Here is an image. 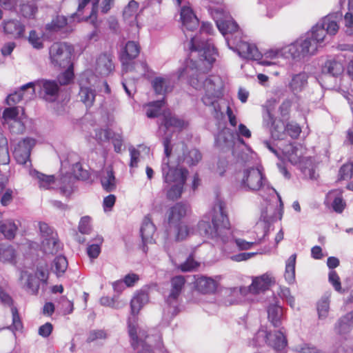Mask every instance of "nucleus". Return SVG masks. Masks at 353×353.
<instances>
[{
    "instance_id": "c85d7f7f",
    "label": "nucleus",
    "mask_w": 353,
    "mask_h": 353,
    "mask_svg": "<svg viewBox=\"0 0 353 353\" xmlns=\"http://www.w3.org/2000/svg\"><path fill=\"white\" fill-rule=\"evenodd\" d=\"M101 183L103 189L107 192H110L116 190V178L112 167L107 168L106 175L101 178Z\"/></svg>"
},
{
    "instance_id": "6ab92c4d",
    "label": "nucleus",
    "mask_w": 353,
    "mask_h": 353,
    "mask_svg": "<svg viewBox=\"0 0 353 353\" xmlns=\"http://www.w3.org/2000/svg\"><path fill=\"white\" fill-rule=\"evenodd\" d=\"M326 200L328 202L332 201V207L337 213H341L346 206L343 197V190L341 189L330 190L326 195Z\"/></svg>"
},
{
    "instance_id": "4be33fe9",
    "label": "nucleus",
    "mask_w": 353,
    "mask_h": 353,
    "mask_svg": "<svg viewBox=\"0 0 353 353\" xmlns=\"http://www.w3.org/2000/svg\"><path fill=\"white\" fill-rule=\"evenodd\" d=\"M353 327V312H350L339 319L334 325V331L337 334L349 333Z\"/></svg>"
},
{
    "instance_id": "1a4fd4ad",
    "label": "nucleus",
    "mask_w": 353,
    "mask_h": 353,
    "mask_svg": "<svg viewBox=\"0 0 353 353\" xmlns=\"http://www.w3.org/2000/svg\"><path fill=\"white\" fill-rule=\"evenodd\" d=\"M188 222H167L165 234L168 239H174L176 241H182L190 234Z\"/></svg>"
},
{
    "instance_id": "0eeeda50",
    "label": "nucleus",
    "mask_w": 353,
    "mask_h": 353,
    "mask_svg": "<svg viewBox=\"0 0 353 353\" xmlns=\"http://www.w3.org/2000/svg\"><path fill=\"white\" fill-rule=\"evenodd\" d=\"M274 283V278L271 274L267 272L260 276L254 278L251 285L248 288H241L240 292L241 294H246L249 292L254 294H258L261 292H265L269 290Z\"/></svg>"
},
{
    "instance_id": "39448f33",
    "label": "nucleus",
    "mask_w": 353,
    "mask_h": 353,
    "mask_svg": "<svg viewBox=\"0 0 353 353\" xmlns=\"http://www.w3.org/2000/svg\"><path fill=\"white\" fill-rule=\"evenodd\" d=\"M201 227L205 234L212 239L219 238L223 242L228 241L230 231V222H203Z\"/></svg>"
},
{
    "instance_id": "69168bd1",
    "label": "nucleus",
    "mask_w": 353,
    "mask_h": 353,
    "mask_svg": "<svg viewBox=\"0 0 353 353\" xmlns=\"http://www.w3.org/2000/svg\"><path fill=\"white\" fill-rule=\"evenodd\" d=\"M292 106V101L286 99L282 102L279 106V112L281 116L284 119H288L290 116V109Z\"/></svg>"
},
{
    "instance_id": "f257e3e1",
    "label": "nucleus",
    "mask_w": 353,
    "mask_h": 353,
    "mask_svg": "<svg viewBox=\"0 0 353 353\" xmlns=\"http://www.w3.org/2000/svg\"><path fill=\"white\" fill-rule=\"evenodd\" d=\"M326 33L321 26H314L310 34L300 37L289 45L288 52L292 59H301L307 55H312L324 41Z\"/></svg>"
},
{
    "instance_id": "2eb2a0df",
    "label": "nucleus",
    "mask_w": 353,
    "mask_h": 353,
    "mask_svg": "<svg viewBox=\"0 0 353 353\" xmlns=\"http://www.w3.org/2000/svg\"><path fill=\"white\" fill-rule=\"evenodd\" d=\"M180 19L183 31H194L199 26V21L192 9L188 6H183L181 9Z\"/></svg>"
},
{
    "instance_id": "4c0bfd02",
    "label": "nucleus",
    "mask_w": 353,
    "mask_h": 353,
    "mask_svg": "<svg viewBox=\"0 0 353 353\" xmlns=\"http://www.w3.org/2000/svg\"><path fill=\"white\" fill-rule=\"evenodd\" d=\"M170 81L169 80L163 77H155L152 82V88L157 94L164 95L168 90Z\"/></svg>"
},
{
    "instance_id": "aec40b11",
    "label": "nucleus",
    "mask_w": 353,
    "mask_h": 353,
    "mask_svg": "<svg viewBox=\"0 0 353 353\" xmlns=\"http://www.w3.org/2000/svg\"><path fill=\"white\" fill-rule=\"evenodd\" d=\"M205 95L202 97V101L207 106L213 105L217 98V88L213 81L210 78H205L203 83Z\"/></svg>"
},
{
    "instance_id": "7c9ffc66",
    "label": "nucleus",
    "mask_w": 353,
    "mask_h": 353,
    "mask_svg": "<svg viewBox=\"0 0 353 353\" xmlns=\"http://www.w3.org/2000/svg\"><path fill=\"white\" fill-rule=\"evenodd\" d=\"M228 213L225 203L222 201H217L212 208V221H228Z\"/></svg>"
},
{
    "instance_id": "b1692460",
    "label": "nucleus",
    "mask_w": 353,
    "mask_h": 353,
    "mask_svg": "<svg viewBox=\"0 0 353 353\" xmlns=\"http://www.w3.org/2000/svg\"><path fill=\"white\" fill-rule=\"evenodd\" d=\"M288 345L286 336L281 330L270 332L269 337V346L272 347L276 352L283 351Z\"/></svg>"
},
{
    "instance_id": "774afa93",
    "label": "nucleus",
    "mask_w": 353,
    "mask_h": 353,
    "mask_svg": "<svg viewBox=\"0 0 353 353\" xmlns=\"http://www.w3.org/2000/svg\"><path fill=\"white\" fill-rule=\"evenodd\" d=\"M139 280V276L133 272L126 274L123 279L125 286L128 288L133 287Z\"/></svg>"
},
{
    "instance_id": "5fc2aeb1",
    "label": "nucleus",
    "mask_w": 353,
    "mask_h": 353,
    "mask_svg": "<svg viewBox=\"0 0 353 353\" xmlns=\"http://www.w3.org/2000/svg\"><path fill=\"white\" fill-rule=\"evenodd\" d=\"M330 309V301L328 297H322L317 303V312L319 319H325Z\"/></svg>"
},
{
    "instance_id": "cd10ccee",
    "label": "nucleus",
    "mask_w": 353,
    "mask_h": 353,
    "mask_svg": "<svg viewBox=\"0 0 353 353\" xmlns=\"http://www.w3.org/2000/svg\"><path fill=\"white\" fill-rule=\"evenodd\" d=\"M268 319L275 327H279L282 324L283 309L276 304H271L268 306Z\"/></svg>"
},
{
    "instance_id": "ddd939ff",
    "label": "nucleus",
    "mask_w": 353,
    "mask_h": 353,
    "mask_svg": "<svg viewBox=\"0 0 353 353\" xmlns=\"http://www.w3.org/2000/svg\"><path fill=\"white\" fill-rule=\"evenodd\" d=\"M37 84L40 87V94L45 101L53 102L57 100L59 86L55 81L42 79L38 81Z\"/></svg>"
},
{
    "instance_id": "13d9d810",
    "label": "nucleus",
    "mask_w": 353,
    "mask_h": 353,
    "mask_svg": "<svg viewBox=\"0 0 353 353\" xmlns=\"http://www.w3.org/2000/svg\"><path fill=\"white\" fill-rule=\"evenodd\" d=\"M328 281L334 290L339 292H341V283L340 278L335 270H330L328 274Z\"/></svg>"
},
{
    "instance_id": "79ce46f5",
    "label": "nucleus",
    "mask_w": 353,
    "mask_h": 353,
    "mask_svg": "<svg viewBox=\"0 0 353 353\" xmlns=\"http://www.w3.org/2000/svg\"><path fill=\"white\" fill-rule=\"evenodd\" d=\"M39 186L43 190H49L55 184V177L54 175H46L41 172L37 173Z\"/></svg>"
},
{
    "instance_id": "8fccbe9b",
    "label": "nucleus",
    "mask_w": 353,
    "mask_h": 353,
    "mask_svg": "<svg viewBox=\"0 0 353 353\" xmlns=\"http://www.w3.org/2000/svg\"><path fill=\"white\" fill-rule=\"evenodd\" d=\"M138 9L139 3L134 0H131L123 10V18L125 19H130L132 17H134L136 19Z\"/></svg>"
},
{
    "instance_id": "49530a36",
    "label": "nucleus",
    "mask_w": 353,
    "mask_h": 353,
    "mask_svg": "<svg viewBox=\"0 0 353 353\" xmlns=\"http://www.w3.org/2000/svg\"><path fill=\"white\" fill-rule=\"evenodd\" d=\"M321 26L325 29V32L330 34L334 35L339 30V26L333 17L327 16L323 20Z\"/></svg>"
},
{
    "instance_id": "423d86ee",
    "label": "nucleus",
    "mask_w": 353,
    "mask_h": 353,
    "mask_svg": "<svg viewBox=\"0 0 353 353\" xmlns=\"http://www.w3.org/2000/svg\"><path fill=\"white\" fill-rule=\"evenodd\" d=\"M140 50L141 47L139 43L132 41L126 43L120 54V60L124 72H128L134 69V62L132 61L138 57Z\"/></svg>"
},
{
    "instance_id": "052dcab7",
    "label": "nucleus",
    "mask_w": 353,
    "mask_h": 353,
    "mask_svg": "<svg viewBox=\"0 0 353 353\" xmlns=\"http://www.w3.org/2000/svg\"><path fill=\"white\" fill-rule=\"evenodd\" d=\"M9 129L12 133L23 134L26 130V126L20 119H17L10 123Z\"/></svg>"
},
{
    "instance_id": "338daca9",
    "label": "nucleus",
    "mask_w": 353,
    "mask_h": 353,
    "mask_svg": "<svg viewBox=\"0 0 353 353\" xmlns=\"http://www.w3.org/2000/svg\"><path fill=\"white\" fill-rule=\"evenodd\" d=\"M18 114V108L17 107H10L7 108L3 110V117L6 120L10 119L12 121H14V119H17Z\"/></svg>"
},
{
    "instance_id": "a878e982",
    "label": "nucleus",
    "mask_w": 353,
    "mask_h": 353,
    "mask_svg": "<svg viewBox=\"0 0 353 353\" xmlns=\"http://www.w3.org/2000/svg\"><path fill=\"white\" fill-rule=\"evenodd\" d=\"M195 287L202 294H212L216 290V282L212 278L201 276L196 280Z\"/></svg>"
},
{
    "instance_id": "e2e57ef3",
    "label": "nucleus",
    "mask_w": 353,
    "mask_h": 353,
    "mask_svg": "<svg viewBox=\"0 0 353 353\" xmlns=\"http://www.w3.org/2000/svg\"><path fill=\"white\" fill-rule=\"evenodd\" d=\"M28 41L37 49L43 48V44L41 38L37 34L35 30H31L28 36Z\"/></svg>"
},
{
    "instance_id": "6e6d98bb",
    "label": "nucleus",
    "mask_w": 353,
    "mask_h": 353,
    "mask_svg": "<svg viewBox=\"0 0 353 353\" xmlns=\"http://www.w3.org/2000/svg\"><path fill=\"white\" fill-rule=\"evenodd\" d=\"M218 28L223 34L236 32L239 29L238 24L232 21H226L218 24Z\"/></svg>"
},
{
    "instance_id": "a19ab883",
    "label": "nucleus",
    "mask_w": 353,
    "mask_h": 353,
    "mask_svg": "<svg viewBox=\"0 0 353 353\" xmlns=\"http://www.w3.org/2000/svg\"><path fill=\"white\" fill-rule=\"evenodd\" d=\"M165 105L164 98L161 100H157L147 104L148 109L146 115L148 118H155L159 117L161 108Z\"/></svg>"
},
{
    "instance_id": "412c9836",
    "label": "nucleus",
    "mask_w": 353,
    "mask_h": 353,
    "mask_svg": "<svg viewBox=\"0 0 353 353\" xmlns=\"http://www.w3.org/2000/svg\"><path fill=\"white\" fill-rule=\"evenodd\" d=\"M238 51L241 57L253 60H259L262 57L256 46L245 41H241L238 45Z\"/></svg>"
},
{
    "instance_id": "dca6fc26",
    "label": "nucleus",
    "mask_w": 353,
    "mask_h": 353,
    "mask_svg": "<svg viewBox=\"0 0 353 353\" xmlns=\"http://www.w3.org/2000/svg\"><path fill=\"white\" fill-rule=\"evenodd\" d=\"M157 230L156 225L154 222H143L140 228V234L142 240L141 249L144 253L148 250V244L154 243L153 238Z\"/></svg>"
},
{
    "instance_id": "37998d69",
    "label": "nucleus",
    "mask_w": 353,
    "mask_h": 353,
    "mask_svg": "<svg viewBox=\"0 0 353 353\" xmlns=\"http://www.w3.org/2000/svg\"><path fill=\"white\" fill-rule=\"evenodd\" d=\"M185 183L172 185L166 192V197L170 201H176L181 198Z\"/></svg>"
},
{
    "instance_id": "6e6552de",
    "label": "nucleus",
    "mask_w": 353,
    "mask_h": 353,
    "mask_svg": "<svg viewBox=\"0 0 353 353\" xmlns=\"http://www.w3.org/2000/svg\"><path fill=\"white\" fill-rule=\"evenodd\" d=\"M35 144L36 140L30 137H26L17 143L13 154L18 163L25 165L30 161L31 151Z\"/></svg>"
},
{
    "instance_id": "09e8293b",
    "label": "nucleus",
    "mask_w": 353,
    "mask_h": 353,
    "mask_svg": "<svg viewBox=\"0 0 353 353\" xmlns=\"http://www.w3.org/2000/svg\"><path fill=\"white\" fill-rule=\"evenodd\" d=\"M38 8L33 2L23 3L20 6V13L25 18H34L37 12Z\"/></svg>"
},
{
    "instance_id": "a211bd4d",
    "label": "nucleus",
    "mask_w": 353,
    "mask_h": 353,
    "mask_svg": "<svg viewBox=\"0 0 353 353\" xmlns=\"http://www.w3.org/2000/svg\"><path fill=\"white\" fill-rule=\"evenodd\" d=\"M305 149L300 144L289 143L285 146L283 152L292 164H297L303 161Z\"/></svg>"
},
{
    "instance_id": "4d7b16f0",
    "label": "nucleus",
    "mask_w": 353,
    "mask_h": 353,
    "mask_svg": "<svg viewBox=\"0 0 353 353\" xmlns=\"http://www.w3.org/2000/svg\"><path fill=\"white\" fill-rule=\"evenodd\" d=\"M301 132V126L294 121L286 124L285 134H288L292 139H297Z\"/></svg>"
},
{
    "instance_id": "473e14b6",
    "label": "nucleus",
    "mask_w": 353,
    "mask_h": 353,
    "mask_svg": "<svg viewBox=\"0 0 353 353\" xmlns=\"http://www.w3.org/2000/svg\"><path fill=\"white\" fill-rule=\"evenodd\" d=\"M68 25V19L63 15H57L52 21L47 23L46 30L51 32L61 31Z\"/></svg>"
},
{
    "instance_id": "9b49d317",
    "label": "nucleus",
    "mask_w": 353,
    "mask_h": 353,
    "mask_svg": "<svg viewBox=\"0 0 353 353\" xmlns=\"http://www.w3.org/2000/svg\"><path fill=\"white\" fill-rule=\"evenodd\" d=\"M165 166L168 168V171L165 172V168H162L163 181L168 184L171 183H186L188 175L189 174L188 170L185 168H171L169 165L168 162L166 163Z\"/></svg>"
},
{
    "instance_id": "bb28decb",
    "label": "nucleus",
    "mask_w": 353,
    "mask_h": 353,
    "mask_svg": "<svg viewBox=\"0 0 353 353\" xmlns=\"http://www.w3.org/2000/svg\"><path fill=\"white\" fill-rule=\"evenodd\" d=\"M78 96L80 101L82 102L86 108H90L93 106L97 96L95 89L90 86H80Z\"/></svg>"
},
{
    "instance_id": "58836bf2",
    "label": "nucleus",
    "mask_w": 353,
    "mask_h": 353,
    "mask_svg": "<svg viewBox=\"0 0 353 353\" xmlns=\"http://www.w3.org/2000/svg\"><path fill=\"white\" fill-rule=\"evenodd\" d=\"M43 244L47 245L48 248V250L46 252H48L52 254H56L59 251H60L63 245L57 238V234L55 233L54 236H51V237L48 238L46 241H43Z\"/></svg>"
},
{
    "instance_id": "f8f14e48",
    "label": "nucleus",
    "mask_w": 353,
    "mask_h": 353,
    "mask_svg": "<svg viewBox=\"0 0 353 353\" xmlns=\"http://www.w3.org/2000/svg\"><path fill=\"white\" fill-rule=\"evenodd\" d=\"M190 50L198 51L203 57V60L212 64L215 61V56L217 54L216 49L211 41H202L198 46H196L195 39L192 37L190 41Z\"/></svg>"
},
{
    "instance_id": "bf43d9fd",
    "label": "nucleus",
    "mask_w": 353,
    "mask_h": 353,
    "mask_svg": "<svg viewBox=\"0 0 353 353\" xmlns=\"http://www.w3.org/2000/svg\"><path fill=\"white\" fill-rule=\"evenodd\" d=\"M39 227L41 235L44 238V241L51 236L55 235L53 228L49 226L47 222H39Z\"/></svg>"
},
{
    "instance_id": "f704fd0d",
    "label": "nucleus",
    "mask_w": 353,
    "mask_h": 353,
    "mask_svg": "<svg viewBox=\"0 0 353 353\" xmlns=\"http://www.w3.org/2000/svg\"><path fill=\"white\" fill-rule=\"evenodd\" d=\"M16 257V251L10 245L0 244V261L12 263Z\"/></svg>"
},
{
    "instance_id": "e433bc0d",
    "label": "nucleus",
    "mask_w": 353,
    "mask_h": 353,
    "mask_svg": "<svg viewBox=\"0 0 353 353\" xmlns=\"http://www.w3.org/2000/svg\"><path fill=\"white\" fill-rule=\"evenodd\" d=\"M10 162V154L8 150V140L6 137L0 132V165H6Z\"/></svg>"
},
{
    "instance_id": "c03bdc74",
    "label": "nucleus",
    "mask_w": 353,
    "mask_h": 353,
    "mask_svg": "<svg viewBox=\"0 0 353 353\" xmlns=\"http://www.w3.org/2000/svg\"><path fill=\"white\" fill-rule=\"evenodd\" d=\"M202 159V155L199 150L193 148L184 153L183 161L189 165H196Z\"/></svg>"
},
{
    "instance_id": "f03ea898",
    "label": "nucleus",
    "mask_w": 353,
    "mask_h": 353,
    "mask_svg": "<svg viewBox=\"0 0 353 353\" xmlns=\"http://www.w3.org/2000/svg\"><path fill=\"white\" fill-rule=\"evenodd\" d=\"M148 301V295L145 292L136 294L130 301V310L132 316L128 319V334L130 338L131 345L134 350L138 347L139 339L137 335V317L143 306Z\"/></svg>"
},
{
    "instance_id": "20e7f679",
    "label": "nucleus",
    "mask_w": 353,
    "mask_h": 353,
    "mask_svg": "<svg viewBox=\"0 0 353 353\" xmlns=\"http://www.w3.org/2000/svg\"><path fill=\"white\" fill-rule=\"evenodd\" d=\"M171 289L168 295H165V303L168 312L172 316H176L179 312V297L184 287L185 280L183 276H176L171 279Z\"/></svg>"
},
{
    "instance_id": "c756f323",
    "label": "nucleus",
    "mask_w": 353,
    "mask_h": 353,
    "mask_svg": "<svg viewBox=\"0 0 353 353\" xmlns=\"http://www.w3.org/2000/svg\"><path fill=\"white\" fill-rule=\"evenodd\" d=\"M163 115V124L166 129H168L170 127H173L181 130L186 126V123L183 120L172 116L170 112L168 110L164 111Z\"/></svg>"
},
{
    "instance_id": "de8ad7c7",
    "label": "nucleus",
    "mask_w": 353,
    "mask_h": 353,
    "mask_svg": "<svg viewBox=\"0 0 353 353\" xmlns=\"http://www.w3.org/2000/svg\"><path fill=\"white\" fill-rule=\"evenodd\" d=\"M17 229L14 222H7L0 225V236L2 234L7 239H12Z\"/></svg>"
},
{
    "instance_id": "ea45409f",
    "label": "nucleus",
    "mask_w": 353,
    "mask_h": 353,
    "mask_svg": "<svg viewBox=\"0 0 353 353\" xmlns=\"http://www.w3.org/2000/svg\"><path fill=\"white\" fill-rule=\"evenodd\" d=\"M270 334V332L261 327L253 337L252 345L255 347L262 346L264 344L269 345Z\"/></svg>"
},
{
    "instance_id": "72a5a7b5",
    "label": "nucleus",
    "mask_w": 353,
    "mask_h": 353,
    "mask_svg": "<svg viewBox=\"0 0 353 353\" xmlns=\"http://www.w3.org/2000/svg\"><path fill=\"white\" fill-rule=\"evenodd\" d=\"M323 73L330 74L333 77H337L343 72V65L335 60L327 61L322 68Z\"/></svg>"
},
{
    "instance_id": "9d476101",
    "label": "nucleus",
    "mask_w": 353,
    "mask_h": 353,
    "mask_svg": "<svg viewBox=\"0 0 353 353\" xmlns=\"http://www.w3.org/2000/svg\"><path fill=\"white\" fill-rule=\"evenodd\" d=\"M263 174L257 168H250L245 170L242 179L243 187L251 190H259L263 185Z\"/></svg>"
},
{
    "instance_id": "7ed1b4c3",
    "label": "nucleus",
    "mask_w": 353,
    "mask_h": 353,
    "mask_svg": "<svg viewBox=\"0 0 353 353\" xmlns=\"http://www.w3.org/2000/svg\"><path fill=\"white\" fill-rule=\"evenodd\" d=\"M73 48L65 42H55L50 48L51 63L59 68H65L72 63Z\"/></svg>"
},
{
    "instance_id": "0e129e2a",
    "label": "nucleus",
    "mask_w": 353,
    "mask_h": 353,
    "mask_svg": "<svg viewBox=\"0 0 353 353\" xmlns=\"http://www.w3.org/2000/svg\"><path fill=\"white\" fill-rule=\"evenodd\" d=\"M22 100H24L23 95L19 89L18 91H16L7 97L6 103L8 105H13Z\"/></svg>"
},
{
    "instance_id": "f3484780",
    "label": "nucleus",
    "mask_w": 353,
    "mask_h": 353,
    "mask_svg": "<svg viewBox=\"0 0 353 353\" xmlns=\"http://www.w3.org/2000/svg\"><path fill=\"white\" fill-rule=\"evenodd\" d=\"M268 124L271 123L270 132L274 139H283L285 137L286 124L281 119H276L270 110H266Z\"/></svg>"
},
{
    "instance_id": "a18cd8bd",
    "label": "nucleus",
    "mask_w": 353,
    "mask_h": 353,
    "mask_svg": "<svg viewBox=\"0 0 353 353\" xmlns=\"http://www.w3.org/2000/svg\"><path fill=\"white\" fill-rule=\"evenodd\" d=\"M54 272L57 276H61L67 270L68 260L63 255H59L55 257L53 261Z\"/></svg>"
},
{
    "instance_id": "393cba45",
    "label": "nucleus",
    "mask_w": 353,
    "mask_h": 353,
    "mask_svg": "<svg viewBox=\"0 0 353 353\" xmlns=\"http://www.w3.org/2000/svg\"><path fill=\"white\" fill-rule=\"evenodd\" d=\"M113 56L111 54L103 53L97 60V66L100 72L108 75L114 69V63L112 61Z\"/></svg>"
},
{
    "instance_id": "4468645a",
    "label": "nucleus",
    "mask_w": 353,
    "mask_h": 353,
    "mask_svg": "<svg viewBox=\"0 0 353 353\" xmlns=\"http://www.w3.org/2000/svg\"><path fill=\"white\" fill-rule=\"evenodd\" d=\"M3 32L14 39H20L24 36L25 26L17 19H5L2 21Z\"/></svg>"
},
{
    "instance_id": "864d4df0",
    "label": "nucleus",
    "mask_w": 353,
    "mask_h": 353,
    "mask_svg": "<svg viewBox=\"0 0 353 353\" xmlns=\"http://www.w3.org/2000/svg\"><path fill=\"white\" fill-rule=\"evenodd\" d=\"M37 83L29 82L20 88L25 101H29L35 97V85Z\"/></svg>"
},
{
    "instance_id": "c9c22d12",
    "label": "nucleus",
    "mask_w": 353,
    "mask_h": 353,
    "mask_svg": "<svg viewBox=\"0 0 353 353\" xmlns=\"http://www.w3.org/2000/svg\"><path fill=\"white\" fill-rule=\"evenodd\" d=\"M306 84L307 77L305 74L300 73L292 77L290 83V88L294 93H298L303 90Z\"/></svg>"
},
{
    "instance_id": "3c124183",
    "label": "nucleus",
    "mask_w": 353,
    "mask_h": 353,
    "mask_svg": "<svg viewBox=\"0 0 353 353\" xmlns=\"http://www.w3.org/2000/svg\"><path fill=\"white\" fill-rule=\"evenodd\" d=\"M65 71L59 75L58 81L60 85H65L70 83L74 78L73 64L67 66Z\"/></svg>"
},
{
    "instance_id": "603ef678",
    "label": "nucleus",
    "mask_w": 353,
    "mask_h": 353,
    "mask_svg": "<svg viewBox=\"0 0 353 353\" xmlns=\"http://www.w3.org/2000/svg\"><path fill=\"white\" fill-rule=\"evenodd\" d=\"M353 176V163L343 164L339 170V180H347Z\"/></svg>"
},
{
    "instance_id": "680f3d73",
    "label": "nucleus",
    "mask_w": 353,
    "mask_h": 353,
    "mask_svg": "<svg viewBox=\"0 0 353 353\" xmlns=\"http://www.w3.org/2000/svg\"><path fill=\"white\" fill-rule=\"evenodd\" d=\"M39 283L40 282L39 281V279L37 276H34L32 274H30L28 276L26 286L28 289L31 290L32 294H36L38 293Z\"/></svg>"
},
{
    "instance_id": "2f4dec72",
    "label": "nucleus",
    "mask_w": 353,
    "mask_h": 353,
    "mask_svg": "<svg viewBox=\"0 0 353 353\" xmlns=\"http://www.w3.org/2000/svg\"><path fill=\"white\" fill-rule=\"evenodd\" d=\"M296 254H292L285 262L284 277L289 284H293L295 281V265Z\"/></svg>"
},
{
    "instance_id": "5701e85b",
    "label": "nucleus",
    "mask_w": 353,
    "mask_h": 353,
    "mask_svg": "<svg viewBox=\"0 0 353 353\" xmlns=\"http://www.w3.org/2000/svg\"><path fill=\"white\" fill-rule=\"evenodd\" d=\"M189 211L190 208L186 204L178 202L168 209L167 212L168 221H181Z\"/></svg>"
}]
</instances>
